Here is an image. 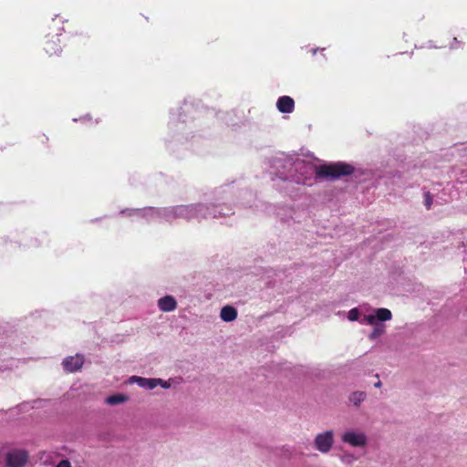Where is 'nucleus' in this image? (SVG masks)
Returning <instances> with one entry per match:
<instances>
[{
    "mask_svg": "<svg viewBox=\"0 0 467 467\" xmlns=\"http://www.w3.org/2000/svg\"><path fill=\"white\" fill-rule=\"evenodd\" d=\"M342 441L353 447H363L367 444L368 438L363 432H356L354 431H346L342 435Z\"/></svg>",
    "mask_w": 467,
    "mask_h": 467,
    "instance_id": "obj_8",
    "label": "nucleus"
},
{
    "mask_svg": "<svg viewBox=\"0 0 467 467\" xmlns=\"http://www.w3.org/2000/svg\"><path fill=\"white\" fill-rule=\"evenodd\" d=\"M457 43H459V41L457 40L456 37L453 38V43L451 45V48H454V45H457Z\"/></svg>",
    "mask_w": 467,
    "mask_h": 467,
    "instance_id": "obj_28",
    "label": "nucleus"
},
{
    "mask_svg": "<svg viewBox=\"0 0 467 467\" xmlns=\"http://www.w3.org/2000/svg\"><path fill=\"white\" fill-rule=\"evenodd\" d=\"M392 313L389 309L380 307L373 310L368 315H364L360 320V324H368L373 326L372 331L368 334L369 340H376L386 332L385 322L391 320Z\"/></svg>",
    "mask_w": 467,
    "mask_h": 467,
    "instance_id": "obj_4",
    "label": "nucleus"
},
{
    "mask_svg": "<svg viewBox=\"0 0 467 467\" xmlns=\"http://www.w3.org/2000/svg\"><path fill=\"white\" fill-rule=\"evenodd\" d=\"M56 467H71V462L68 460H61Z\"/></svg>",
    "mask_w": 467,
    "mask_h": 467,
    "instance_id": "obj_25",
    "label": "nucleus"
},
{
    "mask_svg": "<svg viewBox=\"0 0 467 467\" xmlns=\"http://www.w3.org/2000/svg\"><path fill=\"white\" fill-rule=\"evenodd\" d=\"M237 310L233 306H224L220 312V317L223 322H233L237 318Z\"/></svg>",
    "mask_w": 467,
    "mask_h": 467,
    "instance_id": "obj_13",
    "label": "nucleus"
},
{
    "mask_svg": "<svg viewBox=\"0 0 467 467\" xmlns=\"http://www.w3.org/2000/svg\"><path fill=\"white\" fill-rule=\"evenodd\" d=\"M276 108L281 113H291L295 109V100L289 96H282L276 101Z\"/></svg>",
    "mask_w": 467,
    "mask_h": 467,
    "instance_id": "obj_11",
    "label": "nucleus"
},
{
    "mask_svg": "<svg viewBox=\"0 0 467 467\" xmlns=\"http://www.w3.org/2000/svg\"><path fill=\"white\" fill-rule=\"evenodd\" d=\"M154 389L158 386H161L162 389H167L171 387L170 383L162 379L153 378Z\"/></svg>",
    "mask_w": 467,
    "mask_h": 467,
    "instance_id": "obj_23",
    "label": "nucleus"
},
{
    "mask_svg": "<svg viewBox=\"0 0 467 467\" xmlns=\"http://www.w3.org/2000/svg\"><path fill=\"white\" fill-rule=\"evenodd\" d=\"M28 460V452L25 450H13L6 453V467H24Z\"/></svg>",
    "mask_w": 467,
    "mask_h": 467,
    "instance_id": "obj_7",
    "label": "nucleus"
},
{
    "mask_svg": "<svg viewBox=\"0 0 467 467\" xmlns=\"http://www.w3.org/2000/svg\"><path fill=\"white\" fill-rule=\"evenodd\" d=\"M341 461L346 464H350L355 461V456L351 453H346L340 456Z\"/></svg>",
    "mask_w": 467,
    "mask_h": 467,
    "instance_id": "obj_24",
    "label": "nucleus"
},
{
    "mask_svg": "<svg viewBox=\"0 0 467 467\" xmlns=\"http://www.w3.org/2000/svg\"><path fill=\"white\" fill-rule=\"evenodd\" d=\"M364 175L362 169H357L345 161H335L323 165H316L312 161L295 156L293 178L290 183L311 186L316 179L336 182L344 177L352 176L359 180Z\"/></svg>",
    "mask_w": 467,
    "mask_h": 467,
    "instance_id": "obj_1",
    "label": "nucleus"
},
{
    "mask_svg": "<svg viewBox=\"0 0 467 467\" xmlns=\"http://www.w3.org/2000/svg\"><path fill=\"white\" fill-rule=\"evenodd\" d=\"M433 202V195L429 191L423 192V204L427 210L431 208Z\"/></svg>",
    "mask_w": 467,
    "mask_h": 467,
    "instance_id": "obj_21",
    "label": "nucleus"
},
{
    "mask_svg": "<svg viewBox=\"0 0 467 467\" xmlns=\"http://www.w3.org/2000/svg\"><path fill=\"white\" fill-rule=\"evenodd\" d=\"M315 447L322 453L328 452L334 443V432L331 430L318 433L315 438Z\"/></svg>",
    "mask_w": 467,
    "mask_h": 467,
    "instance_id": "obj_6",
    "label": "nucleus"
},
{
    "mask_svg": "<svg viewBox=\"0 0 467 467\" xmlns=\"http://www.w3.org/2000/svg\"><path fill=\"white\" fill-rule=\"evenodd\" d=\"M158 306L162 312H171L177 307V301L172 296H164L158 300Z\"/></svg>",
    "mask_w": 467,
    "mask_h": 467,
    "instance_id": "obj_12",
    "label": "nucleus"
},
{
    "mask_svg": "<svg viewBox=\"0 0 467 467\" xmlns=\"http://www.w3.org/2000/svg\"><path fill=\"white\" fill-rule=\"evenodd\" d=\"M45 49L50 56L59 54L62 51L61 47L53 41L47 42Z\"/></svg>",
    "mask_w": 467,
    "mask_h": 467,
    "instance_id": "obj_18",
    "label": "nucleus"
},
{
    "mask_svg": "<svg viewBox=\"0 0 467 467\" xmlns=\"http://www.w3.org/2000/svg\"><path fill=\"white\" fill-rule=\"evenodd\" d=\"M178 219H183L187 222L192 220H206L209 218H225L234 213L232 206L221 202L217 199L213 202H195L190 204H178Z\"/></svg>",
    "mask_w": 467,
    "mask_h": 467,
    "instance_id": "obj_2",
    "label": "nucleus"
},
{
    "mask_svg": "<svg viewBox=\"0 0 467 467\" xmlns=\"http://www.w3.org/2000/svg\"><path fill=\"white\" fill-rule=\"evenodd\" d=\"M178 205L160 207L159 222L171 223L178 219Z\"/></svg>",
    "mask_w": 467,
    "mask_h": 467,
    "instance_id": "obj_10",
    "label": "nucleus"
},
{
    "mask_svg": "<svg viewBox=\"0 0 467 467\" xmlns=\"http://www.w3.org/2000/svg\"><path fill=\"white\" fill-rule=\"evenodd\" d=\"M181 110L182 108L177 114L172 113L171 121L169 122V129L173 132L171 140L168 141V147L171 150H174V145L176 143L182 144L184 140H188V137L182 134L186 130V121L184 119L181 120L182 118V112Z\"/></svg>",
    "mask_w": 467,
    "mask_h": 467,
    "instance_id": "obj_5",
    "label": "nucleus"
},
{
    "mask_svg": "<svg viewBox=\"0 0 467 467\" xmlns=\"http://www.w3.org/2000/svg\"><path fill=\"white\" fill-rule=\"evenodd\" d=\"M143 208H126L119 212L120 214H125L128 216L137 215L142 218Z\"/></svg>",
    "mask_w": 467,
    "mask_h": 467,
    "instance_id": "obj_19",
    "label": "nucleus"
},
{
    "mask_svg": "<svg viewBox=\"0 0 467 467\" xmlns=\"http://www.w3.org/2000/svg\"><path fill=\"white\" fill-rule=\"evenodd\" d=\"M27 406V403H21L16 406V409H17L19 411L22 410L23 407Z\"/></svg>",
    "mask_w": 467,
    "mask_h": 467,
    "instance_id": "obj_26",
    "label": "nucleus"
},
{
    "mask_svg": "<svg viewBox=\"0 0 467 467\" xmlns=\"http://www.w3.org/2000/svg\"><path fill=\"white\" fill-rule=\"evenodd\" d=\"M367 394L364 391H354L350 393L348 397V400L355 407H359V405L366 400Z\"/></svg>",
    "mask_w": 467,
    "mask_h": 467,
    "instance_id": "obj_17",
    "label": "nucleus"
},
{
    "mask_svg": "<svg viewBox=\"0 0 467 467\" xmlns=\"http://www.w3.org/2000/svg\"><path fill=\"white\" fill-rule=\"evenodd\" d=\"M85 118H86V119H88V118H89V114H87V115L85 116Z\"/></svg>",
    "mask_w": 467,
    "mask_h": 467,
    "instance_id": "obj_30",
    "label": "nucleus"
},
{
    "mask_svg": "<svg viewBox=\"0 0 467 467\" xmlns=\"http://www.w3.org/2000/svg\"><path fill=\"white\" fill-rule=\"evenodd\" d=\"M84 364V356L76 354L67 356L62 361L63 368L66 372L73 373L78 371Z\"/></svg>",
    "mask_w": 467,
    "mask_h": 467,
    "instance_id": "obj_9",
    "label": "nucleus"
},
{
    "mask_svg": "<svg viewBox=\"0 0 467 467\" xmlns=\"http://www.w3.org/2000/svg\"><path fill=\"white\" fill-rule=\"evenodd\" d=\"M324 49L325 48L317 47V48L312 49V53H313V55H316L318 50H324Z\"/></svg>",
    "mask_w": 467,
    "mask_h": 467,
    "instance_id": "obj_27",
    "label": "nucleus"
},
{
    "mask_svg": "<svg viewBox=\"0 0 467 467\" xmlns=\"http://www.w3.org/2000/svg\"><path fill=\"white\" fill-rule=\"evenodd\" d=\"M348 318L351 322L359 321L360 318V310L358 307H354L348 311Z\"/></svg>",
    "mask_w": 467,
    "mask_h": 467,
    "instance_id": "obj_20",
    "label": "nucleus"
},
{
    "mask_svg": "<svg viewBox=\"0 0 467 467\" xmlns=\"http://www.w3.org/2000/svg\"><path fill=\"white\" fill-rule=\"evenodd\" d=\"M154 389L158 386H161L162 389H167L171 387L170 383L162 379L153 378Z\"/></svg>",
    "mask_w": 467,
    "mask_h": 467,
    "instance_id": "obj_22",
    "label": "nucleus"
},
{
    "mask_svg": "<svg viewBox=\"0 0 467 467\" xmlns=\"http://www.w3.org/2000/svg\"><path fill=\"white\" fill-rule=\"evenodd\" d=\"M295 156L281 153L270 159L269 166L271 169L272 181L280 180L284 182H291L294 173Z\"/></svg>",
    "mask_w": 467,
    "mask_h": 467,
    "instance_id": "obj_3",
    "label": "nucleus"
},
{
    "mask_svg": "<svg viewBox=\"0 0 467 467\" xmlns=\"http://www.w3.org/2000/svg\"><path fill=\"white\" fill-rule=\"evenodd\" d=\"M130 383H136L140 388L151 390L154 389L153 378L148 379L140 376H131L129 379Z\"/></svg>",
    "mask_w": 467,
    "mask_h": 467,
    "instance_id": "obj_14",
    "label": "nucleus"
},
{
    "mask_svg": "<svg viewBox=\"0 0 467 467\" xmlns=\"http://www.w3.org/2000/svg\"><path fill=\"white\" fill-rule=\"evenodd\" d=\"M142 218L148 222L151 220L159 221V211L160 207L147 206L143 208Z\"/></svg>",
    "mask_w": 467,
    "mask_h": 467,
    "instance_id": "obj_15",
    "label": "nucleus"
},
{
    "mask_svg": "<svg viewBox=\"0 0 467 467\" xmlns=\"http://www.w3.org/2000/svg\"><path fill=\"white\" fill-rule=\"evenodd\" d=\"M85 118H86V119H88V118H89V114H87V115L85 116Z\"/></svg>",
    "mask_w": 467,
    "mask_h": 467,
    "instance_id": "obj_31",
    "label": "nucleus"
},
{
    "mask_svg": "<svg viewBox=\"0 0 467 467\" xmlns=\"http://www.w3.org/2000/svg\"><path fill=\"white\" fill-rule=\"evenodd\" d=\"M382 385L381 381L380 380H378L375 384H374V387L375 388H380Z\"/></svg>",
    "mask_w": 467,
    "mask_h": 467,
    "instance_id": "obj_29",
    "label": "nucleus"
},
{
    "mask_svg": "<svg viewBox=\"0 0 467 467\" xmlns=\"http://www.w3.org/2000/svg\"><path fill=\"white\" fill-rule=\"evenodd\" d=\"M128 396L122 393H116L106 398L105 402L109 405H119L128 400Z\"/></svg>",
    "mask_w": 467,
    "mask_h": 467,
    "instance_id": "obj_16",
    "label": "nucleus"
}]
</instances>
